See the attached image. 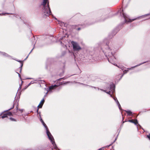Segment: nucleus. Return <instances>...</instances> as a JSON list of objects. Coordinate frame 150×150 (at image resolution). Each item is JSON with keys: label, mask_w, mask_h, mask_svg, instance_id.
Instances as JSON below:
<instances>
[{"label": "nucleus", "mask_w": 150, "mask_h": 150, "mask_svg": "<svg viewBox=\"0 0 150 150\" xmlns=\"http://www.w3.org/2000/svg\"><path fill=\"white\" fill-rule=\"evenodd\" d=\"M34 83L32 81L29 84V85H30V84L33 83Z\"/></svg>", "instance_id": "21"}, {"label": "nucleus", "mask_w": 150, "mask_h": 150, "mask_svg": "<svg viewBox=\"0 0 150 150\" xmlns=\"http://www.w3.org/2000/svg\"><path fill=\"white\" fill-rule=\"evenodd\" d=\"M114 65H115V66H117V65L116 64H114Z\"/></svg>", "instance_id": "25"}, {"label": "nucleus", "mask_w": 150, "mask_h": 150, "mask_svg": "<svg viewBox=\"0 0 150 150\" xmlns=\"http://www.w3.org/2000/svg\"><path fill=\"white\" fill-rule=\"evenodd\" d=\"M6 114H7V116H11L12 115V113L10 112H8V113H7Z\"/></svg>", "instance_id": "15"}, {"label": "nucleus", "mask_w": 150, "mask_h": 150, "mask_svg": "<svg viewBox=\"0 0 150 150\" xmlns=\"http://www.w3.org/2000/svg\"><path fill=\"white\" fill-rule=\"evenodd\" d=\"M18 75H19V76H20V74H18Z\"/></svg>", "instance_id": "27"}, {"label": "nucleus", "mask_w": 150, "mask_h": 150, "mask_svg": "<svg viewBox=\"0 0 150 150\" xmlns=\"http://www.w3.org/2000/svg\"><path fill=\"white\" fill-rule=\"evenodd\" d=\"M113 98V99L114 100H115V101L117 103V105L118 107H119V109L120 110L121 109V106L118 102V100L117 99V98Z\"/></svg>", "instance_id": "9"}, {"label": "nucleus", "mask_w": 150, "mask_h": 150, "mask_svg": "<svg viewBox=\"0 0 150 150\" xmlns=\"http://www.w3.org/2000/svg\"><path fill=\"white\" fill-rule=\"evenodd\" d=\"M133 123H134L135 125H137L138 123L137 120H135L133 121Z\"/></svg>", "instance_id": "14"}, {"label": "nucleus", "mask_w": 150, "mask_h": 150, "mask_svg": "<svg viewBox=\"0 0 150 150\" xmlns=\"http://www.w3.org/2000/svg\"><path fill=\"white\" fill-rule=\"evenodd\" d=\"M42 5L44 7V9H50L49 5L48 0H43Z\"/></svg>", "instance_id": "5"}, {"label": "nucleus", "mask_w": 150, "mask_h": 150, "mask_svg": "<svg viewBox=\"0 0 150 150\" xmlns=\"http://www.w3.org/2000/svg\"><path fill=\"white\" fill-rule=\"evenodd\" d=\"M133 121H134V120H129L128 121H129L130 122L133 123Z\"/></svg>", "instance_id": "17"}, {"label": "nucleus", "mask_w": 150, "mask_h": 150, "mask_svg": "<svg viewBox=\"0 0 150 150\" xmlns=\"http://www.w3.org/2000/svg\"><path fill=\"white\" fill-rule=\"evenodd\" d=\"M3 54L4 55H5L6 56H8V54H6V53H4Z\"/></svg>", "instance_id": "20"}, {"label": "nucleus", "mask_w": 150, "mask_h": 150, "mask_svg": "<svg viewBox=\"0 0 150 150\" xmlns=\"http://www.w3.org/2000/svg\"><path fill=\"white\" fill-rule=\"evenodd\" d=\"M42 124L46 129V133L49 138V139L51 141V142L52 143V144L53 145V146L54 147V148L55 149H56V145L54 141V139L53 136H52L51 134L48 130V128L47 127V126L46 125L45 123H43Z\"/></svg>", "instance_id": "2"}, {"label": "nucleus", "mask_w": 150, "mask_h": 150, "mask_svg": "<svg viewBox=\"0 0 150 150\" xmlns=\"http://www.w3.org/2000/svg\"><path fill=\"white\" fill-rule=\"evenodd\" d=\"M55 19L58 22V24H59L61 26H63L64 25V23L62 22L59 20H57L56 18H55Z\"/></svg>", "instance_id": "11"}, {"label": "nucleus", "mask_w": 150, "mask_h": 150, "mask_svg": "<svg viewBox=\"0 0 150 150\" xmlns=\"http://www.w3.org/2000/svg\"><path fill=\"white\" fill-rule=\"evenodd\" d=\"M147 137L150 140V134H149V135H147Z\"/></svg>", "instance_id": "18"}, {"label": "nucleus", "mask_w": 150, "mask_h": 150, "mask_svg": "<svg viewBox=\"0 0 150 150\" xmlns=\"http://www.w3.org/2000/svg\"><path fill=\"white\" fill-rule=\"evenodd\" d=\"M71 44L73 45V49L74 50L78 51L81 49V47L76 42L74 41H72Z\"/></svg>", "instance_id": "4"}, {"label": "nucleus", "mask_w": 150, "mask_h": 150, "mask_svg": "<svg viewBox=\"0 0 150 150\" xmlns=\"http://www.w3.org/2000/svg\"><path fill=\"white\" fill-rule=\"evenodd\" d=\"M45 11L44 12V15L46 16H48L51 13V10H45Z\"/></svg>", "instance_id": "8"}, {"label": "nucleus", "mask_w": 150, "mask_h": 150, "mask_svg": "<svg viewBox=\"0 0 150 150\" xmlns=\"http://www.w3.org/2000/svg\"><path fill=\"white\" fill-rule=\"evenodd\" d=\"M7 117V114H5L3 116H2L1 117L2 118H4L5 117Z\"/></svg>", "instance_id": "13"}, {"label": "nucleus", "mask_w": 150, "mask_h": 150, "mask_svg": "<svg viewBox=\"0 0 150 150\" xmlns=\"http://www.w3.org/2000/svg\"><path fill=\"white\" fill-rule=\"evenodd\" d=\"M125 111L129 115H130L132 114V112L130 110H125Z\"/></svg>", "instance_id": "12"}, {"label": "nucleus", "mask_w": 150, "mask_h": 150, "mask_svg": "<svg viewBox=\"0 0 150 150\" xmlns=\"http://www.w3.org/2000/svg\"><path fill=\"white\" fill-rule=\"evenodd\" d=\"M145 63V62H144V63H142V64H139V65H138V66H139V65H140L141 64H143V63ZM137 66H138V65H137V66H136V67H137Z\"/></svg>", "instance_id": "23"}, {"label": "nucleus", "mask_w": 150, "mask_h": 150, "mask_svg": "<svg viewBox=\"0 0 150 150\" xmlns=\"http://www.w3.org/2000/svg\"><path fill=\"white\" fill-rule=\"evenodd\" d=\"M10 119L12 121H15V120L14 119L12 118L11 117L10 118Z\"/></svg>", "instance_id": "16"}, {"label": "nucleus", "mask_w": 150, "mask_h": 150, "mask_svg": "<svg viewBox=\"0 0 150 150\" xmlns=\"http://www.w3.org/2000/svg\"><path fill=\"white\" fill-rule=\"evenodd\" d=\"M32 50L31 51V52H30V53L32 52Z\"/></svg>", "instance_id": "31"}, {"label": "nucleus", "mask_w": 150, "mask_h": 150, "mask_svg": "<svg viewBox=\"0 0 150 150\" xmlns=\"http://www.w3.org/2000/svg\"><path fill=\"white\" fill-rule=\"evenodd\" d=\"M13 107H14V106H13V107H12V108H11L9 109H8V110H11V109L13 108Z\"/></svg>", "instance_id": "22"}, {"label": "nucleus", "mask_w": 150, "mask_h": 150, "mask_svg": "<svg viewBox=\"0 0 150 150\" xmlns=\"http://www.w3.org/2000/svg\"><path fill=\"white\" fill-rule=\"evenodd\" d=\"M57 86H58L57 85H54L53 86H51L49 87V90H50L52 89H53L56 88V87H57Z\"/></svg>", "instance_id": "10"}, {"label": "nucleus", "mask_w": 150, "mask_h": 150, "mask_svg": "<svg viewBox=\"0 0 150 150\" xmlns=\"http://www.w3.org/2000/svg\"><path fill=\"white\" fill-rule=\"evenodd\" d=\"M114 85H111L110 87V90H111L110 91H109L108 92H106L105 90H103L102 89H100V90L101 91H103L104 92L106 93H107L110 94V96L111 97H112V95L110 94V93L112 92V93H114Z\"/></svg>", "instance_id": "6"}, {"label": "nucleus", "mask_w": 150, "mask_h": 150, "mask_svg": "<svg viewBox=\"0 0 150 150\" xmlns=\"http://www.w3.org/2000/svg\"><path fill=\"white\" fill-rule=\"evenodd\" d=\"M21 86H20V88H21Z\"/></svg>", "instance_id": "30"}, {"label": "nucleus", "mask_w": 150, "mask_h": 150, "mask_svg": "<svg viewBox=\"0 0 150 150\" xmlns=\"http://www.w3.org/2000/svg\"><path fill=\"white\" fill-rule=\"evenodd\" d=\"M28 79H31V78H28Z\"/></svg>", "instance_id": "32"}, {"label": "nucleus", "mask_w": 150, "mask_h": 150, "mask_svg": "<svg viewBox=\"0 0 150 150\" xmlns=\"http://www.w3.org/2000/svg\"><path fill=\"white\" fill-rule=\"evenodd\" d=\"M120 15L121 16L122 15L124 19L125 23H130L134 21L137 19H139L140 18V17H138L137 18H134L133 19H130L129 17L126 14L124 13L123 10H120Z\"/></svg>", "instance_id": "1"}, {"label": "nucleus", "mask_w": 150, "mask_h": 150, "mask_svg": "<svg viewBox=\"0 0 150 150\" xmlns=\"http://www.w3.org/2000/svg\"><path fill=\"white\" fill-rule=\"evenodd\" d=\"M40 121H41V122L42 123V124H43V123H44V122L42 120V119H41Z\"/></svg>", "instance_id": "19"}, {"label": "nucleus", "mask_w": 150, "mask_h": 150, "mask_svg": "<svg viewBox=\"0 0 150 150\" xmlns=\"http://www.w3.org/2000/svg\"><path fill=\"white\" fill-rule=\"evenodd\" d=\"M110 48H108V50H107V51L105 52V54L106 56L107 55L108 56H110V57H112V58L113 57H114L113 59H112V58H111V57L108 58V61L112 63V64H113V60L114 61H115V60L116 59L115 57V56H114V55L112 54V52H111L110 54H108V53H109L108 52H110Z\"/></svg>", "instance_id": "3"}, {"label": "nucleus", "mask_w": 150, "mask_h": 150, "mask_svg": "<svg viewBox=\"0 0 150 150\" xmlns=\"http://www.w3.org/2000/svg\"><path fill=\"white\" fill-rule=\"evenodd\" d=\"M22 65H23V64H21V67L22 66Z\"/></svg>", "instance_id": "29"}, {"label": "nucleus", "mask_w": 150, "mask_h": 150, "mask_svg": "<svg viewBox=\"0 0 150 150\" xmlns=\"http://www.w3.org/2000/svg\"><path fill=\"white\" fill-rule=\"evenodd\" d=\"M45 100H44V99H43L40 102V103L39 104L38 106V108H42V105H43L44 103V102Z\"/></svg>", "instance_id": "7"}, {"label": "nucleus", "mask_w": 150, "mask_h": 150, "mask_svg": "<svg viewBox=\"0 0 150 150\" xmlns=\"http://www.w3.org/2000/svg\"><path fill=\"white\" fill-rule=\"evenodd\" d=\"M0 14H2V15H5V13H2V14H0Z\"/></svg>", "instance_id": "24"}, {"label": "nucleus", "mask_w": 150, "mask_h": 150, "mask_svg": "<svg viewBox=\"0 0 150 150\" xmlns=\"http://www.w3.org/2000/svg\"><path fill=\"white\" fill-rule=\"evenodd\" d=\"M150 15V14H147V15Z\"/></svg>", "instance_id": "28"}, {"label": "nucleus", "mask_w": 150, "mask_h": 150, "mask_svg": "<svg viewBox=\"0 0 150 150\" xmlns=\"http://www.w3.org/2000/svg\"><path fill=\"white\" fill-rule=\"evenodd\" d=\"M78 30H80V28H78Z\"/></svg>", "instance_id": "26"}]
</instances>
